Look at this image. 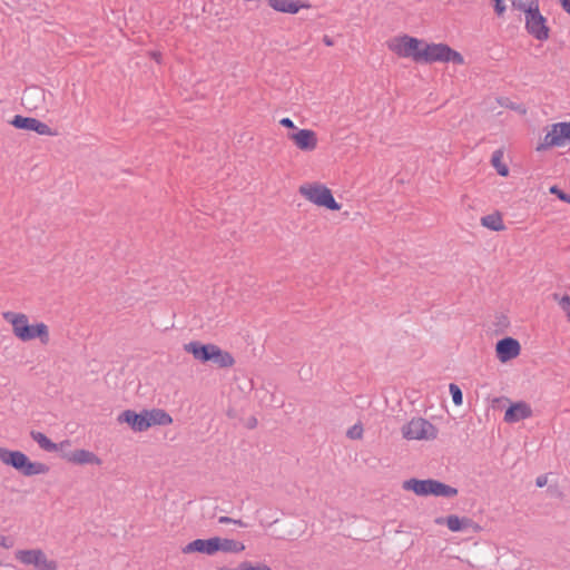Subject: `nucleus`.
I'll return each instance as SVG.
<instances>
[{
    "label": "nucleus",
    "instance_id": "nucleus-1",
    "mask_svg": "<svg viewBox=\"0 0 570 570\" xmlns=\"http://www.w3.org/2000/svg\"><path fill=\"white\" fill-rule=\"evenodd\" d=\"M389 49L400 58H411L416 63H464L463 56L446 43H429L423 39L402 35L387 42Z\"/></svg>",
    "mask_w": 570,
    "mask_h": 570
},
{
    "label": "nucleus",
    "instance_id": "nucleus-2",
    "mask_svg": "<svg viewBox=\"0 0 570 570\" xmlns=\"http://www.w3.org/2000/svg\"><path fill=\"white\" fill-rule=\"evenodd\" d=\"M3 317L12 325V332L22 342H29L39 338L42 344H48L49 328L45 323L29 324V318L26 314L6 312Z\"/></svg>",
    "mask_w": 570,
    "mask_h": 570
},
{
    "label": "nucleus",
    "instance_id": "nucleus-3",
    "mask_svg": "<svg viewBox=\"0 0 570 570\" xmlns=\"http://www.w3.org/2000/svg\"><path fill=\"white\" fill-rule=\"evenodd\" d=\"M0 461L17 470L24 476L46 474L49 472V465L42 462H33L27 454L19 450H9L0 446Z\"/></svg>",
    "mask_w": 570,
    "mask_h": 570
},
{
    "label": "nucleus",
    "instance_id": "nucleus-4",
    "mask_svg": "<svg viewBox=\"0 0 570 570\" xmlns=\"http://www.w3.org/2000/svg\"><path fill=\"white\" fill-rule=\"evenodd\" d=\"M402 488L405 491H412L419 497H442V498H453L458 495V489L445 484L435 479H416L412 478L405 480L402 484Z\"/></svg>",
    "mask_w": 570,
    "mask_h": 570
},
{
    "label": "nucleus",
    "instance_id": "nucleus-5",
    "mask_svg": "<svg viewBox=\"0 0 570 570\" xmlns=\"http://www.w3.org/2000/svg\"><path fill=\"white\" fill-rule=\"evenodd\" d=\"M298 191L316 206L331 210H340L342 207V205L335 200L332 190L320 183L304 184L299 186Z\"/></svg>",
    "mask_w": 570,
    "mask_h": 570
},
{
    "label": "nucleus",
    "instance_id": "nucleus-6",
    "mask_svg": "<svg viewBox=\"0 0 570 570\" xmlns=\"http://www.w3.org/2000/svg\"><path fill=\"white\" fill-rule=\"evenodd\" d=\"M525 30L539 41L548 40L550 37V28L547 26V18L540 12L539 0H530V8L525 18Z\"/></svg>",
    "mask_w": 570,
    "mask_h": 570
},
{
    "label": "nucleus",
    "instance_id": "nucleus-7",
    "mask_svg": "<svg viewBox=\"0 0 570 570\" xmlns=\"http://www.w3.org/2000/svg\"><path fill=\"white\" fill-rule=\"evenodd\" d=\"M568 142H570V121L554 122L538 144L535 150L546 151L551 148L563 147Z\"/></svg>",
    "mask_w": 570,
    "mask_h": 570
},
{
    "label": "nucleus",
    "instance_id": "nucleus-8",
    "mask_svg": "<svg viewBox=\"0 0 570 570\" xmlns=\"http://www.w3.org/2000/svg\"><path fill=\"white\" fill-rule=\"evenodd\" d=\"M402 435L406 440H434L438 429L428 420L417 417L403 425Z\"/></svg>",
    "mask_w": 570,
    "mask_h": 570
},
{
    "label": "nucleus",
    "instance_id": "nucleus-9",
    "mask_svg": "<svg viewBox=\"0 0 570 570\" xmlns=\"http://www.w3.org/2000/svg\"><path fill=\"white\" fill-rule=\"evenodd\" d=\"M16 559L23 564L35 566L38 570H57V562L48 560L46 553L40 549L18 550Z\"/></svg>",
    "mask_w": 570,
    "mask_h": 570
},
{
    "label": "nucleus",
    "instance_id": "nucleus-10",
    "mask_svg": "<svg viewBox=\"0 0 570 570\" xmlns=\"http://www.w3.org/2000/svg\"><path fill=\"white\" fill-rule=\"evenodd\" d=\"M10 125H12L17 129L35 131L39 135L46 136H55L56 131H53L47 124L40 121L37 118L24 117L21 115H16L11 120Z\"/></svg>",
    "mask_w": 570,
    "mask_h": 570
},
{
    "label": "nucleus",
    "instance_id": "nucleus-11",
    "mask_svg": "<svg viewBox=\"0 0 570 570\" xmlns=\"http://www.w3.org/2000/svg\"><path fill=\"white\" fill-rule=\"evenodd\" d=\"M521 352V345L517 338L505 336L499 340L495 344L497 357L500 362L507 363L517 356Z\"/></svg>",
    "mask_w": 570,
    "mask_h": 570
},
{
    "label": "nucleus",
    "instance_id": "nucleus-12",
    "mask_svg": "<svg viewBox=\"0 0 570 570\" xmlns=\"http://www.w3.org/2000/svg\"><path fill=\"white\" fill-rule=\"evenodd\" d=\"M287 138L303 151H312L317 146V136L312 129H297L287 134Z\"/></svg>",
    "mask_w": 570,
    "mask_h": 570
},
{
    "label": "nucleus",
    "instance_id": "nucleus-13",
    "mask_svg": "<svg viewBox=\"0 0 570 570\" xmlns=\"http://www.w3.org/2000/svg\"><path fill=\"white\" fill-rule=\"evenodd\" d=\"M61 458L68 462H71V463L78 464V465H85V464L100 465L102 463V461L99 456H97L94 452L85 450V449H77V450L70 451V452H62Z\"/></svg>",
    "mask_w": 570,
    "mask_h": 570
},
{
    "label": "nucleus",
    "instance_id": "nucleus-14",
    "mask_svg": "<svg viewBox=\"0 0 570 570\" xmlns=\"http://www.w3.org/2000/svg\"><path fill=\"white\" fill-rule=\"evenodd\" d=\"M216 344L203 343L200 341H191L184 345V350L191 354L195 360L202 363H209L212 353Z\"/></svg>",
    "mask_w": 570,
    "mask_h": 570
},
{
    "label": "nucleus",
    "instance_id": "nucleus-15",
    "mask_svg": "<svg viewBox=\"0 0 570 570\" xmlns=\"http://www.w3.org/2000/svg\"><path fill=\"white\" fill-rule=\"evenodd\" d=\"M118 422L126 423L135 432L147 431V420L145 419V410L136 412L134 410H125L118 416Z\"/></svg>",
    "mask_w": 570,
    "mask_h": 570
},
{
    "label": "nucleus",
    "instance_id": "nucleus-16",
    "mask_svg": "<svg viewBox=\"0 0 570 570\" xmlns=\"http://www.w3.org/2000/svg\"><path fill=\"white\" fill-rule=\"evenodd\" d=\"M216 543L215 537L208 539H195L187 543L181 551L185 554L197 552L206 556H214L216 554Z\"/></svg>",
    "mask_w": 570,
    "mask_h": 570
},
{
    "label": "nucleus",
    "instance_id": "nucleus-17",
    "mask_svg": "<svg viewBox=\"0 0 570 570\" xmlns=\"http://www.w3.org/2000/svg\"><path fill=\"white\" fill-rule=\"evenodd\" d=\"M532 415L531 406L524 401L511 403L504 413L507 423H517Z\"/></svg>",
    "mask_w": 570,
    "mask_h": 570
},
{
    "label": "nucleus",
    "instance_id": "nucleus-18",
    "mask_svg": "<svg viewBox=\"0 0 570 570\" xmlns=\"http://www.w3.org/2000/svg\"><path fill=\"white\" fill-rule=\"evenodd\" d=\"M268 4L278 12L295 14L301 9H309L312 4L302 0H267Z\"/></svg>",
    "mask_w": 570,
    "mask_h": 570
},
{
    "label": "nucleus",
    "instance_id": "nucleus-19",
    "mask_svg": "<svg viewBox=\"0 0 570 570\" xmlns=\"http://www.w3.org/2000/svg\"><path fill=\"white\" fill-rule=\"evenodd\" d=\"M45 100V90L40 87L32 86L23 90L21 101L22 105L29 110H36L40 108Z\"/></svg>",
    "mask_w": 570,
    "mask_h": 570
},
{
    "label": "nucleus",
    "instance_id": "nucleus-20",
    "mask_svg": "<svg viewBox=\"0 0 570 570\" xmlns=\"http://www.w3.org/2000/svg\"><path fill=\"white\" fill-rule=\"evenodd\" d=\"M145 419L147 420V430L155 425L166 426L173 423V417L163 409H145Z\"/></svg>",
    "mask_w": 570,
    "mask_h": 570
},
{
    "label": "nucleus",
    "instance_id": "nucleus-21",
    "mask_svg": "<svg viewBox=\"0 0 570 570\" xmlns=\"http://www.w3.org/2000/svg\"><path fill=\"white\" fill-rule=\"evenodd\" d=\"M446 525L452 532L463 531L469 528H473L474 530L480 529L472 519L466 517L460 518L456 514H450L446 517Z\"/></svg>",
    "mask_w": 570,
    "mask_h": 570
},
{
    "label": "nucleus",
    "instance_id": "nucleus-22",
    "mask_svg": "<svg viewBox=\"0 0 570 570\" xmlns=\"http://www.w3.org/2000/svg\"><path fill=\"white\" fill-rule=\"evenodd\" d=\"M31 439L38 443V445L47 451V452H56L59 449H62L65 445H69V441H63L59 444L52 442L48 436H46L42 432L32 430L30 432Z\"/></svg>",
    "mask_w": 570,
    "mask_h": 570
},
{
    "label": "nucleus",
    "instance_id": "nucleus-23",
    "mask_svg": "<svg viewBox=\"0 0 570 570\" xmlns=\"http://www.w3.org/2000/svg\"><path fill=\"white\" fill-rule=\"evenodd\" d=\"M215 542H218L216 543V553H240L245 550V544L234 539L215 537Z\"/></svg>",
    "mask_w": 570,
    "mask_h": 570
},
{
    "label": "nucleus",
    "instance_id": "nucleus-24",
    "mask_svg": "<svg viewBox=\"0 0 570 570\" xmlns=\"http://www.w3.org/2000/svg\"><path fill=\"white\" fill-rule=\"evenodd\" d=\"M210 362L220 368L232 367L235 364L234 356L229 352L222 350L218 345H215Z\"/></svg>",
    "mask_w": 570,
    "mask_h": 570
},
{
    "label": "nucleus",
    "instance_id": "nucleus-25",
    "mask_svg": "<svg viewBox=\"0 0 570 570\" xmlns=\"http://www.w3.org/2000/svg\"><path fill=\"white\" fill-rule=\"evenodd\" d=\"M481 225L493 232H500L505 229L503 224L502 215L499 212L485 215L481 218Z\"/></svg>",
    "mask_w": 570,
    "mask_h": 570
},
{
    "label": "nucleus",
    "instance_id": "nucleus-26",
    "mask_svg": "<svg viewBox=\"0 0 570 570\" xmlns=\"http://www.w3.org/2000/svg\"><path fill=\"white\" fill-rule=\"evenodd\" d=\"M503 153L501 150H495L491 157V164L495 168L497 173L507 177L509 175V168L505 164L502 163Z\"/></svg>",
    "mask_w": 570,
    "mask_h": 570
},
{
    "label": "nucleus",
    "instance_id": "nucleus-27",
    "mask_svg": "<svg viewBox=\"0 0 570 570\" xmlns=\"http://www.w3.org/2000/svg\"><path fill=\"white\" fill-rule=\"evenodd\" d=\"M449 391H450V394L452 396V401L455 405H462L463 403V393H462V390L460 389V386L455 383H451L449 385Z\"/></svg>",
    "mask_w": 570,
    "mask_h": 570
},
{
    "label": "nucleus",
    "instance_id": "nucleus-28",
    "mask_svg": "<svg viewBox=\"0 0 570 570\" xmlns=\"http://www.w3.org/2000/svg\"><path fill=\"white\" fill-rule=\"evenodd\" d=\"M363 431V425L358 422L347 430L346 436L351 440H358L362 438Z\"/></svg>",
    "mask_w": 570,
    "mask_h": 570
},
{
    "label": "nucleus",
    "instance_id": "nucleus-29",
    "mask_svg": "<svg viewBox=\"0 0 570 570\" xmlns=\"http://www.w3.org/2000/svg\"><path fill=\"white\" fill-rule=\"evenodd\" d=\"M550 194L556 195L560 200L570 204V194L560 189L557 185H553L549 189Z\"/></svg>",
    "mask_w": 570,
    "mask_h": 570
},
{
    "label": "nucleus",
    "instance_id": "nucleus-30",
    "mask_svg": "<svg viewBox=\"0 0 570 570\" xmlns=\"http://www.w3.org/2000/svg\"><path fill=\"white\" fill-rule=\"evenodd\" d=\"M553 297L559 302V305L567 313L568 317H570V295H563L562 297H559L558 294H553Z\"/></svg>",
    "mask_w": 570,
    "mask_h": 570
},
{
    "label": "nucleus",
    "instance_id": "nucleus-31",
    "mask_svg": "<svg viewBox=\"0 0 570 570\" xmlns=\"http://www.w3.org/2000/svg\"><path fill=\"white\" fill-rule=\"evenodd\" d=\"M242 570H273V569L264 563H258L257 566H254L249 561H246V568H244Z\"/></svg>",
    "mask_w": 570,
    "mask_h": 570
},
{
    "label": "nucleus",
    "instance_id": "nucleus-32",
    "mask_svg": "<svg viewBox=\"0 0 570 570\" xmlns=\"http://www.w3.org/2000/svg\"><path fill=\"white\" fill-rule=\"evenodd\" d=\"M494 1V11L498 16H502L505 12V6L503 0H493Z\"/></svg>",
    "mask_w": 570,
    "mask_h": 570
},
{
    "label": "nucleus",
    "instance_id": "nucleus-33",
    "mask_svg": "<svg viewBox=\"0 0 570 570\" xmlns=\"http://www.w3.org/2000/svg\"><path fill=\"white\" fill-rule=\"evenodd\" d=\"M279 125H282L285 128L292 129V131H296L297 128L295 127L294 122L289 118H282L279 120Z\"/></svg>",
    "mask_w": 570,
    "mask_h": 570
},
{
    "label": "nucleus",
    "instance_id": "nucleus-34",
    "mask_svg": "<svg viewBox=\"0 0 570 570\" xmlns=\"http://www.w3.org/2000/svg\"><path fill=\"white\" fill-rule=\"evenodd\" d=\"M559 4L570 16V0H559Z\"/></svg>",
    "mask_w": 570,
    "mask_h": 570
},
{
    "label": "nucleus",
    "instance_id": "nucleus-35",
    "mask_svg": "<svg viewBox=\"0 0 570 570\" xmlns=\"http://www.w3.org/2000/svg\"><path fill=\"white\" fill-rule=\"evenodd\" d=\"M535 484L539 488H542L547 484V476L546 475H539L535 480Z\"/></svg>",
    "mask_w": 570,
    "mask_h": 570
},
{
    "label": "nucleus",
    "instance_id": "nucleus-36",
    "mask_svg": "<svg viewBox=\"0 0 570 570\" xmlns=\"http://www.w3.org/2000/svg\"><path fill=\"white\" fill-rule=\"evenodd\" d=\"M244 568H246V561L240 562L239 566L235 569H232L228 567H219V568H217V570H242Z\"/></svg>",
    "mask_w": 570,
    "mask_h": 570
},
{
    "label": "nucleus",
    "instance_id": "nucleus-37",
    "mask_svg": "<svg viewBox=\"0 0 570 570\" xmlns=\"http://www.w3.org/2000/svg\"><path fill=\"white\" fill-rule=\"evenodd\" d=\"M247 428L248 429H254L257 426V419L255 416H250L247 421Z\"/></svg>",
    "mask_w": 570,
    "mask_h": 570
},
{
    "label": "nucleus",
    "instance_id": "nucleus-38",
    "mask_svg": "<svg viewBox=\"0 0 570 570\" xmlns=\"http://www.w3.org/2000/svg\"><path fill=\"white\" fill-rule=\"evenodd\" d=\"M234 519L233 518H229V517H219L218 519V523L220 524H227V523H233Z\"/></svg>",
    "mask_w": 570,
    "mask_h": 570
},
{
    "label": "nucleus",
    "instance_id": "nucleus-39",
    "mask_svg": "<svg viewBox=\"0 0 570 570\" xmlns=\"http://www.w3.org/2000/svg\"><path fill=\"white\" fill-rule=\"evenodd\" d=\"M226 415L229 419H235L237 417V411L234 407H228V410L226 411Z\"/></svg>",
    "mask_w": 570,
    "mask_h": 570
},
{
    "label": "nucleus",
    "instance_id": "nucleus-40",
    "mask_svg": "<svg viewBox=\"0 0 570 570\" xmlns=\"http://www.w3.org/2000/svg\"><path fill=\"white\" fill-rule=\"evenodd\" d=\"M323 42H324L326 46H328V47L334 45L333 39H332L331 37H328V36H324V37H323Z\"/></svg>",
    "mask_w": 570,
    "mask_h": 570
},
{
    "label": "nucleus",
    "instance_id": "nucleus-41",
    "mask_svg": "<svg viewBox=\"0 0 570 570\" xmlns=\"http://www.w3.org/2000/svg\"><path fill=\"white\" fill-rule=\"evenodd\" d=\"M436 524H446V517H439L435 519Z\"/></svg>",
    "mask_w": 570,
    "mask_h": 570
},
{
    "label": "nucleus",
    "instance_id": "nucleus-42",
    "mask_svg": "<svg viewBox=\"0 0 570 570\" xmlns=\"http://www.w3.org/2000/svg\"><path fill=\"white\" fill-rule=\"evenodd\" d=\"M503 401L509 402V399H507V397H495V399H493V406H495V403H501Z\"/></svg>",
    "mask_w": 570,
    "mask_h": 570
},
{
    "label": "nucleus",
    "instance_id": "nucleus-43",
    "mask_svg": "<svg viewBox=\"0 0 570 570\" xmlns=\"http://www.w3.org/2000/svg\"><path fill=\"white\" fill-rule=\"evenodd\" d=\"M7 538L2 534H0V547L8 548V544L6 543Z\"/></svg>",
    "mask_w": 570,
    "mask_h": 570
},
{
    "label": "nucleus",
    "instance_id": "nucleus-44",
    "mask_svg": "<svg viewBox=\"0 0 570 570\" xmlns=\"http://www.w3.org/2000/svg\"><path fill=\"white\" fill-rule=\"evenodd\" d=\"M233 523H235V524H237L239 527H247V523L243 522L240 519H238V520L234 519Z\"/></svg>",
    "mask_w": 570,
    "mask_h": 570
},
{
    "label": "nucleus",
    "instance_id": "nucleus-45",
    "mask_svg": "<svg viewBox=\"0 0 570 570\" xmlns=\"http://www.w3.org/2000/svg\"><path fill=\"white\" fill-rule=\"evenodd\" d=\"M501 318L502 320L500 321V324H505L508 322V318L505 316H502Z\"/></svg>",
    "mask_w": 570,
    "mask_h": 570
}]
</instances>
